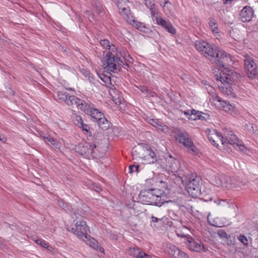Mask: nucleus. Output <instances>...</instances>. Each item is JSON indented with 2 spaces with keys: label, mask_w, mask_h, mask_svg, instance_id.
Returning <instances> with one entry per match:
<instances>
[{
  "label": "nucleus",
  "mask_w": 258,
  "mask_h": 258,
  "mask_svg": "<svg viewBox=\"0 0 258 258\" xmlns=\"http://www.w3.org/2000/svg\"><path fill=\"white\" fill-rule=\"evenodd\" d=\"M195 46L202 55L211 61L214 59L215 49L212 44L203 40H198L195 42Z\"/></svg>",
  "instance_id": "8"
},
{
  "label": "nucleus",
  "mask_w": 258,
  "mask_h": 258,
  "mask_svg": "<svg viewBox=\"0 0 258 258\" xmlns=\"http://www.w3.org/2000/svg\"><path fill=\"white\" fill-rule=\"evenodd\" d=\"M68 68H69V67H68L67 66H64V68L65 69H68Z\"/></svg>",
  "instance_id": "63"
},
{
  "label": "nucleus",
  "mask_w": 258,
  "mask_h": 258,
  "mask_svg": "<svg viewBox=\"0 0 258 258\" xmlns=\"http://www.w3.org/2000/svg\"><path fill=\"white\" fill-rule=\"evenodd\" d=\"M71 231L79 238L82 239L90 232V229L86 222L83 220L77 221L75 227H72Z\"/></svg>",
  "instance_id": "12"
},
{
  "label": "nucleus",
  "mask_w": 258,
  "mask_h": 258,
  "mask_svg": "<svg viewBox=\"0 0 258 258\" xmlns=\"http://www.w3.org/2000/svg\"><path fill=\"white\" fill-rule=\"evenodd\" d=\"M79 127L82 129V130L86 132L87 134H88L90 136H91L92 133L90 130L89 126L84 123L83 121L81 122V124L78 126Z\"/></svg>",
  "instance_id": "38"
},
{
  "label": "nucleus",
  "mask_w": 258,
  "mask_h": 258,
  "mask_svg": "<svg viewBox=\"0 0 258 258\" xmlns=\"http://www.w3.org/2000/svg\"><path fill=\"white\" fill-rule=\"evenodd\" d=\"M215 104L225 112L233 115H236L237 111L234 104H230L229 102L222 99L220 97L215 95L213 98Z\"/></svg>",
  "instance_id": "11"
},
{
  "label": "nucleus",
  "mask_w": 258,
  "mask_h": 258,
  "mask_svg": "<svg viewBox=\"0 0 258 258\" xmlns=\"http://www.w3.org/2000/svg\"><path fill=\"white\" fill-rule=\"evenodd\" d=\"M224 136L227 142L233 145L235 148L244 147L243 142L238 139L237 136L229 130H226L224 133Z\"/></svg>",
  "instance_id": "15"
},
{
  "label": "nucleus",
  "mask_w": 258,
  "mask_h": 258,
  "mask_svg": "<svg viewBox=\"0 0 258 258\" xmlns=\"http://www.w3.org/2000/svg\"><path fill=\"white\" fill-rule=\"evenodd\" d=\"M190 110L184 111H183V113H184V115H186V116L188 118V116H190Z\"/></svg>",
  "instance_id": "55"
},
{
  "label": "nucleus",
  "mask_w": 258,
  "mask_h": 258,
  "mask_svg": "<svg viewBox=\"0 0 258 258\" xmlns=\"http://www.w3.org/2000/svg\"><path fill=\"white\" fill-rule=\"evenodd\" d=\"M99 78L104 82L106 85L111 84V78L110 76H107L104 74L98 75Z\"/></svg>",
  "instance_id": "37"
},
{
  "label": "nucleus",
  "mask_w": 258,
  "mask_h": 258,
  "mask_svg": "<svg viewBox=\"0 0 258 258\" xmlns=\"http://www.w3.org/2000/svg\"><path fill=\"white\" fill-rule=\"evenodd\" d=\"M229 182H230V183H232L231 184V188L235 187L238 186L239 185H240V181L238 180V179L236 177H230Z\"/></svg>",
  "instance_id": "40"
},
{
  "label": "nucleus",
  "mask_w": 258,
  "mask_h": 258,
  "mask_svg": "<svg viewBox=\"0 0 258 258\" xmlns=\"http://www.w3.org/2000/svg\"><path fill=\"white\" fill-rule=\"evenodd\" d=\"M128 254L136 258H152V256L137 246L130 247L127 249Z\"/></svg>",
  "instance_id": "21"
},
{
  "label": "nucleus",
  "mask_w": 258,
  "mask_h": 258,
  "mask_svg": "<svg viewBox=\"0 0 258 258\" xmlns=\"http://www.w3.org/2000/svg\"><path fill=\"white\" fill-rule=\"evenodd\" d=\"M115 3L121 15L125 16L128 11V9L124 7L125 4L127 3V0H115Z\"/></svg>",
  "instance_id": "28"
},
{
  "label": "nucleus",
  "mask_w": 258,
  "mask_h": 258,
  "mask_svg": "<svg viewBox=\"0 0 258 258\" xmlns=\"http://www.w3.org/2000/svg\"><path fill=\"white\" fill-rule=\"evenodd\" d=\"M161 5L163 6V9L167 14L170 13V8L172 7V4L168 0H160Z\"/></svg>",
  "instance_id": "34"
},
{
  "label": "nucleus",
  "mask_w": 258,
  "mask_h": 258,
  "mask_svg": "<svg viewBox=\"0 0 258 258\" xmlns=\"http://www.w3.org/2000/svg\"><path fill=\"white\" fill-rule=\"evenodd\" d=\"M253 16V11L248 6L244 7L240 13V19L243 22L250 21Z\"/></svg>",
  "instance_id": "23"
},
{
  "label": "nucleus",
  "mask_w": 258,
  "mask_h": 258,
  "mask_svg": "<svg viewBox=\"0 0 258 258\" xmlns=\"http://www.w3.org/2000/svg\"><path fill=\"white\" fill-rule=\"evenodd\" d=\"M88 115H90L94 121L97 122L99 126L102 130H106L109 128L110 123L105 118L104 114L98 109L92 107Z\"/></svg>",
  "instance_id": "9"
},
{
  "label": "nucleus",
  "mask_w": 258,
  "mask_h": 258,
  "mask_svg": "<svg viewBox=\"0 0 258 258\" xmlns=\"http://www.w3.org/2000/svg\"><path fill=\"white\" fill-rule=\"evenodd\" d=\"M79 71L80 73L88 80L89 82L91 83H94L95 79L94 77L91 75L90 73L88 70L82 68H80Z\"/></svg>",
  "instance_id": "32"
},
{
  "label": "nucleus",
  "mask_w": 258,
  "mask_h": 258,
  "mask_svg": "<svg viewBox=\"0 0 258 258\" xmlns=\"http://www.w3.org/2000/svg\"><path fill=\"white\" fill-rule=\"evenodd\" d=\"M156 23L171 34L176 33V30L173 26L171 22L168 20H165L162 17H156Z\"/></svg>",
  "instance_id": "20"
},
{
  "label": "nucleus",
  "mask_w": 258,
  "mask_h": 258,
  "mask_svg": "<svg viewBox=\"0 0 258 258\" xmlns=\"http://www.w3.org/2000/svg\"><path fill=\"white\" fill-rule=\"evenodd\" d=\"M148 8L150 11L151 14L153 19L156 20V17H159L158 16V13H159L158 10L155 8V6H152L151 7H149Z\"/></svg>",
  "instance_id": "39"
},
{
  "label": "nucleus",
  "mask_w": 258,
  "mask_h": 258,
  "mask_svg": "<svg viewBox=\"0 0 258 258\" xmlns=\"http://www.w3.org/2000/svg\"><path fill=\"white\" fill-rule=\"evenodd\" d=\"M75 96L69 95L65 91H61L57 92L55 97L56 100L59 102H64L69 106H73Z\"/></svg>",
  "instance_id": "18"
},
{
  "label": "nucleus",
  "mask_w": 258,
  "mask_h": 258,
  "mask_svg": "<svg viewBox=\"0 0 258 258\" xmlns=\"http://www.w3.org/2000/svg\"><path fill=\"white\" fill-rule=\"evenodd\" d=\"M217 141H216L215 140L214 141H213V142H212V143L213 144V145L215 146H218V144L217 143Z\"/></svg>",
  "instance_id": "58"
},
{
  "label": "nucleus",
  "mask_w": 258,
  "mask_h": 258,
  "mask_svg": "<svg viewBox=\"0 0 258 258\" xmlns=\"http://www.w3.org/2000/svg\"><path fill=\"white\" fill-rule=\"evenodd\" d=\"M58 204L59 206L62 209H64L66 211L69 210V208H68V205L66 203H65L63 200H60L58 201Z\"/></svg>",
  "instance_id": "44"
},
{
  "label": "nucleus",
  "mask_w": 258,
  "mask_h": 258,
  "mask_svg": "<svg viewBox=\"0 0 258 258\" xmlns=\"http://www.w3.org/2000/svg\"><path fill=\"white\" fill-rule=\"evenodd\" d=\"M245 129L247 130L248 134H252L254 133V128L253 125L251 123H246L245 125Z\"/></svg>",
  "instance_id": "42"
},
{
  "label": "nucleus",
  "mask_w": 258,
  "mask_h": 258,
  "mask_svg": "<svg viewBox=\"0 0 258 258\" xmlns=\"http://www.w3.org/2000/svg\"><path fill=\"white\" fill-rule=\"evenodd\" d=\"M175 139L177 142L182 144L189 153L192 154H198V149L186 132L178 131L175 134Z\"/></svg>",
  "instance_id": "6"
},
{
  "label": "nucleus",
  "mask_w": 258,
  "mask_h": 258,
  "mask_svg": "<svg viewBox=\"0 0 258 258\" xmlns=\"http://www.w3.org/2000/svg\"><path fill=\"white\" fill-rule=\"evenodd\" d=\"M208 138L211 143L213 142V141L215 140V139H214V138L211 135L209 136Z\"/></svg>",
  "instance_id": "59"
},
{
  "label": "nucleus",
  "mask_w": 258,
  "mask_h": 258,
  "mask_svg": "<svg viewBox=\"0 0 258 258\" xmlns=\"http://www.w3.org/2000/svg\"><path fill=\"white\" fill-rule=\"evenodd\" d=\"M230 177L224 174H220L216 176L213 182L215 185L218 187L230 188L231 184L230 183Z\"/></svg>",
  "instance_id": "16"
},
{
  "label": "nucleus",
  "mask_w": 258,
  "mask_h": 258,
  "mask_svg": "<svg viewBox=\"0 0 258 258\" xmlns=\"http://www.w3.org/2000/svg\"><path fill=\"white\" fill-rule=\"evenodd\" d=\"M86 13L88 14V15L90 14V12L89 11H86Z\"/></svg>",
  "instance_id": "64"
},
{
  "label": "nucleus",
  "mask_w": 258,
  "mask_h": 258,
  "mask_svg": "<svg viewBox=\"0 0 258 258\" xmlns=\"http://www.w3.org/2000/svg\"><path fill=\"white\" fill-rule=\"evenodd\" d=\"M100 45L104 48L107 49L108 50L106 52H114L116 48L114 45H110L109 41L107 39L101 40L100 42Z\"/></svg>",
  "instance_id": "30"
},
{
  "label": "nucleus",
  "mask_w": 258,
  "mask_h": 258,
  "mask_svg": "<svg viewBox=\"0 0 258 258\" xmlns=\"http://www.w3.org/2000/svg\"><path fill=\"white\" fill-rule=\"evenodd\" d=\"M215 53L214 59H212L211 61L215 63L219 67L227 70L229 66L233 64V61L231 55L226 53L224 50L219 48H215Z\"/></svg>",
  "instance_id": "4"
},
{
  "label": "nucleus",
  "mask_w": 258,
  "mask_h": 258,
  "mask_svg": "<svg viewBox=\"0 0 258 258\" xmlns=\"http://www.w3.org/2000/svg\"><path fill=\"white\" fill-rule=\"evenodd\" d=\"M210 214H209L208 215L207 217V220L208 222L209 223L210 225L211 226H214V227H221L223 226V224L222 223H220L219 221V218H216L215 219H213L212 218H210Z\"/></svg>",
  "instance_id": "33"
},
{
  "label": "nucleus",
  "mask_w": 258,
  "mask_h": 258,
  "mask_svg": "<svg viewBox=\"0 0 258 258\" xmlns=\"http://www.w3.org/2000/svg\"><path fill=\"white\" fill-rule=\"evenodd\" d=\"M35 241L37 244H39L41 245L42 247L46 248L49 251H51V250L52 249V248L51 246L48 245V244L43 239L38 238L36 239Z\"/></svg>",
  "instance_id": "36"
},
{
  "label": "nucleus",
  "mask_w": 258,
  "mask_h": 258,
  "mask_svg": "<svg viewBox=\"0 0 258 258\" xmlns=\"http://www.w3.org/2000/svg\"><path fill=\"white\" fill-rule=\"evenodd\" d=\"M133 154L138 155L139 157L143 158L147 164L154 163L156 161V156L148 145H140L133 149Z\"/></svg>",
  "instance_id": "5"
},
{
  "label": "nucleus",
  "mask_w": 258,
  "mask_h": 258,
  "mask_svg": "<svg viewBox=\"0 0 258 258\" xmlns=\"http://www.w3.org/2000/svg\"><path fill=\"white\" fill-rule=\"evenodd\" d=\"M125 19H126V21L128 23L135 27L136 29H138L140 31H142L144 33H147L150 31V29L147 28L144 23L136 21L133 18H131L127 14L123 16Z\"/></svg>",
  "instance_id": "19"
},
{
  "label": "nucleus",
  "mask_w": 258,
  "mask_h": 258,
  "mask_svg": "<svg viewBox=\"0 0 258 258\" xmlns=\"http://www.w3.org/2000/svg\"><path fill=\"white\" fill-rule=\"evenodd\" d=\"M255 248L258 249V238L255 239L254 241Z\"/></svg>",
  "instance_id": "56"
},
{
  "label": "nucleus",
  "mask_w": 258,
  "mask_h": 258,
  "mask_svg": "<svg viewBox=\"0 0 258 258\" xmlns=\"http://www.w3.org/2000/svg\"><path fill=\"white\" fill-rule=\"evenodd\" d=\"M190 116L188 119L191 120H196L197 119L206 120L209 118V116L202 112L197 111L195 109H191Z\"/></svg>",
  "instance_id": "25"
},
{
  "label": "nucleus",
  "mask_w": 258,
  "mask_h": 258,
  "mask_svg": "<svg viewBox=\"0 0 258 258\" xmlns=\"http://www.w3.org/2000/svg\"><path fill=\"white\" fill-rule=\"evenodd\" d=\"M167 248L169 254L174 258H189L187 253L174 244L167 243Z\"/></svg>",
  "instance_id": "14"
},
{
  "label": "nucleus",
  "mask_w": 258,
  "mask_h": 258,
  "mask_svg": "<svg viewBox=\"0 0 258 258\" xmlns=\"http://www.w3.org/2000/svg\"><path fill=\"white\" fill-rule=\"evenodd\" d=\"M113 100L116 104L119 105L121 104V101H122V97H118L117 99H114V97H113Z\"/></svg>",
  "instance_id": "50"
},
{
  "label": "nucleus",
  "mask_w": 258,
  "mask_h": 258,
  "mask_svg": "<svg viewBox=\"0 0 258 258\" xmlns=\"http://www.w3.org/2000/svg\"><path fill=\"white\" fill-rule=\"evenodd\" d=\"M157 184H161V185H166V183H165L164 182H157Z\"/></svg>",
  "instance_id": "61"
},
{
  "label": "nucleus",
  "mask_w": 258,
  "mask_h": 258,
  "mask_svg": "<svg viewBox=\"0 0 258 258\" xmlns=\"http://www.w3.org/2000/svg\"><path fill=\"white\" fill-rule=\"evenodd\" d=\"M139 89L143 93H145L146 94H149V92L152 93V91L149 90L145 86H140L139 87Z\"/></svg>",
  "instance_id": "46"
},
{
  "label": "nucleus",
  "mask_w": 258,
  "mask_h": 258,
  "mask_svg": "<svg viewBox=\"0 0 258 258\" xmlns=\"http://www.w3.org/2000/svg\"><path fill=\"white\" fill-rule=\"evenodd\" d=\"M217 205L226 206L229 205V203L226 200H221L217 202Z\"/></svg>",
  "instance_id": "49"
},
{
  "label": "nucleus",
  "mask_w": 258,
  "mask_h": 258,
  "mask_svg": "<svg viewBox=\"0 0 258 258\" xmlns=\"http://www.w3.org/2000/svg\"><path fill=\"white\" fill-rule=\"evenodd\" d=\"M75 150L78 154L81 155H84L87 157L90 156L97 157L100 156L97 154L98 150L96 145L95 144L89 142L80 143L75 147Z\"/></svg>",
  "instance_id": "7"
},
{
  "label": "nucleus",
  "mask_w": 258,
  "mask_h": 258,
  "mask_svg": "<svg viewBox=\"0 0 258 258\" xmlns=\"http://www.w3.org/2000/svg\"><path fill=\"white\" fill-rule=\"evenodd\" d=\"M208 25L213 34H218L220 31L218 27L217 21L214 18H209Z\"/></svg>",
  "instance_id": "27"
},
{
  "label": "nucleus",
  "mask_w": 258,
  "mask_h": 258,
  "mask_svg": "<svg viewBox=\"0 0 258 258\" xmlns=\"http://www.w3.org/2000/svg\"><path fill=\"white\" fill-rule=\"evenodd\" d=\"M182 182L184 184L186 190L192 197L197 198L200 195V177L194 175H189L186 170V173L180 172L178 174Z\"/></svg>",
  "instance_id": "1"
},
{
  "label": "nucleus",
  "mask_w": 258,
  "mask_h": 258,
  "mask_svg": "<svg viewBox=\"0 0 258 258\" xmlns=\"http://www.w3.org/2000/svg\"><path fill=\"white\" fill-rule=\"evenodd\" d=\"M240 74L235 71L229 70H224V71L220 73V76H216V80L219 81H225L233 84L235 81H239L241 78Z\"/></svg>",
  "instance_id": "10"
},
{
  "label": "nucleus",
  "mask_w": 258,
  "mask_h": 258,
  "mask_svg": "<svg viewBox=\"0 0 258 258\" xmlns=\"http://www.w3.org/2000/svg\"><path fill=\"white\" fill-rule=\"evenodd\" d=\"M220 82L221 83L218 86L220 91L225 95L234 96L233 89L231 87L232 84L223 81Z\"/></svg>",
  "instance_id": "24"
},
{
  "label": "nucleus",
  "mask_w": 258,
  "mask_h": 258,
  "mask_svg": "<svg viewBox=\"0 0 258 258\" xmlns=\"http://www.w3.org/2000/svg\"><path fill=\"white\" fill-rule=\"evenodd\" d=\"M44 138L45 142L51 145L53 148L59 149L60 148L59 143L52 138L48 136L47 137H44Z\"/></svg>",
  "instance_id": "31"
},
{
  "label": "nucleus",
  "mask_w": 258,
  "mask_h": 258,
  "mask_svg": "<svg viewBox=\"0 0 258 258\" xmlns=\"http://www.w3.org/2000/svg\"><path fill=\"white\" fill-rule=\"evenodd\" d=\"M162 192L158 189L150 188L142 190L139 195V199L144 204L154 205L160 207L165 203Z\"/></svg>",
  "instance_id": "2"
},
{
  "label": "nucleus",
  "mask_w": 258,
  "mask_h": 258,
  "mask_svg": "<svg viewBox=\"0 0 258 258\" xmlns=\"http://www.w3.org/2000/svg\"><path fill=\"white\" fill-rule=\"evenodd\" d=\"M166 168L168 171L172 172L175 175L178 177V174L182 172V173H186L183 169H180V162L176 159L172 158L170 156L166 159Z\"/></svg>",
  "instance_id": "13"
},
{
  "label": "nucleus",
  "mask_w": 258,
  "mask_h": 258,
  "mask_svg": "<svg viewBox=\"0 0 258 258\" xmlns=\"http://www.w3.org/2000/svg\"><path fill=\"white\" fill-rule=\"evenodd\" d=\"M75 105L78 109L83 111L87 114H88L91 109L92 108L90 105L85 101L81 100L76 96L73 103V105Z\"/></svg>",
  "instance_id": "22"
},
{
  "label": "nucleus",
  "mask_w": 258,
  "mask_h": 258,
  "mask_svg": "<svg viewBox=\"0 0 258 258\" xmlns=\"http://www.w3.org/2000/svg\"><path fill=\"white\" fill-rule=\"evenodd\" d=\"M104 70L109 73H118L122 67V61L112 52H106L102 58Z\"/></svg>",
  "instance_id": "3"
},
{
  "label": "nucleus",
  "mask_w": 258,
  "mask_h": 258,
  "mask_svg": "<svg viewBox=\"0 0 258 258\" xmlns=\"http://www.w3.org/2000/svg\"><path fill=\"white\" fill-rule=\"evenodd\" d=\"M149 123L154 127L164 132H167L168 129V126L158 119H151L149 120Z\"/></svg>",
  "instance_id": "26"
},
{
  "label": "nucleus",
  "mask_w": 258,
  "mask_h": 258,
  "mask_svg": "<svg viewBox=\"0 0 258 258\" xmlns=\"http://www.w3.org/2000/svg\"><path fill=\"white\" fill-rule=\"evenodd\" d=\"M7 141V139L6 137H5L3 135L0 134V141L2 143H6Z\"/></svg>",
  "instance_id": "52"
},
{
  "label": "nucleus",
  "mask_w": 258,
  "mask_h": 258,
  "mask_svg": "<svg viewBox=\"0 0 258 258\" xmlns=\"http://www.w3.org/2000/svg\"><path fill=\"white\" fill-rule=\"evenodd\" d=\"M145 4L147 8L155 6L154 0H144Z\"/></svg>",
  "instance_id": "47"
},
{
  "label": "nucleus",
  "mask_w": 258,
  "mask_h": 258,
  "mask_svg": "<svg viewBox=\"0 0 258 258\" xmlns=\"http://www.w3.org/2000/svg\"><path fill=\"white\" fill-rule=\"evenodd\" d=\"M218 234L221 238H227V234L223 230H219L218 231Z\"/></svg>",
  "instance_id": "48"
},
{
  "label": "nucleus",
  "mask_w": 258,
  "mask_h": 258,
  "mask_svg": "<svg viewBox=\"0 0 258 258\" xmlns=\"http://www.w3.org/2000/svg\"><path fill=\"white\" fill-rule=\"evenodd\" d=\"M151 224L152 223H157L158 221V218H157V217H154V216H152L151 217Z\"/></svg>",
  "instance_id": "54"
},
{
  "label": "nucleus",
  "mask_w": 258,
  "mask_h": 258,
  "mask_svg": "<svg viewBox=\"0 0 258 258\" xmlns=\"http://www.w3.org/2000/svg\"><path fill=\"white\" fill-rule=\"evenodd\" d=\"M232 0H223V2L225 4H228L231 3Z\"/></svg>",
  "instance_id": "57"
},
{
  "label": "nucleus",
  "mask_w": 258,
  "mask_h": 258,
  "mask_svg": "<svg viewBox=\"0 0 258 258\" xmlns=\"http://www.w3.org/2000/svg\"><path fill=\"white\" fill-rule=\"evenodd\" d=\"M215 136L220 140L221 141L222 144H224L226 143V141H224V138L223 136L222 135V134L218 132L217 131H215Z\"/></svg>",
  "instance_id": "45"
},
{
  "label": "nucleus",
  "mask_w": 258,
  "mask_h": 258,
  "mask_svg": "<svg viewBox=\"0 0 258 258\" xmlns=\"http://www.w3.org/2000/svg\"><path fill=\"white\" fill-rule=\"evenodd\" d=\"M3 243L0 241V248H3Z\"/></svg>",
  "instance_id": "62"
},
{
  "label": "nucleus",
  "mask_w": 258,
  "mask_h": 258,
  "mask_svg": "<svg viewBox=\"0 0 258 258\" xmlns=\"http://www.w3.org/2000/svg\"><path fill=\"white\" fill-rule=\"evenodd\" d=\"M187 241L188 246L190 250L198 252L206 251L205 247L200 240L190 237L188 238Z\"/></svg>",
  "instance_id": "17"
},
{
  "label": "nucleus",
  "mask_w": 258,
  "mask_h": 258,
  "mask_svg": "<svg viewBox=\"0 0 258 258\" xmlns=\"http://www.w3.org/2000/svg\"><path fill=\"white\" fill-rule=\"evenodd\" d=\"M155 94H156L155 93L152 92V93L149 92V94H147V95H148L151 96H154V95H155Z\"/></svg>",
  "instance_id": "60"
},
{
  "label": "nucleus",
  "mask_w": 258,
  "mask_h": 258,
  "mask_svg": "<svg viewBox=\"0 0 258 258\" xmlns=\"http://www.w3.org/2000/svg\"><path fill=\"white\" fill-rule=\"evenodd\" d=\"M237 238L244 245L247 246L248 245V240L245 235L240 234Z\"/></svg>",
  "instance_id": "41"
},
{
  "label": "nucleus",
  "mask_w": 258,
  "mask_h": 258,
  "mask_svg": "<svg viewBox=\"0 0 258 258\" xmlns=\"http://www.w3.org/2000/svg\"><path fill=\"white\" fill-rule=\"evenodd\" d=\"M93 188L94 190H95L96 191H97V192H99L101 190V186L96 184L93 185Z\"/></svg>",
  "instance_id": "51"
},
{
  "label": "nucleus",
  "mask_w": 258,
  "mask_h": 258,
  "mask_svg": "<svg viewBox=\"0 0 258 258\" xmlns=\"http://www.w3.org/2000/svg\"><path fill=\"white\" fill-rule=\"evenodd\" d=\"M71 118L74 124L78 126L80 125L83 121L81 117L74 112L71 115Z\"/></svg>",
  "instance_id": "35"
},
{
  "label": "nucleus",
  "mask_w": 258,
  "mask_h": 258,
  "mask_svg": "<svg viewBox=\"0 0 258 258\" xmlns=\"http://www.w3.org/2000/svg\"><path fill=\"white\" fill-rule=\"evenodd\" d=\"M95 249L102 253H104V251L103 248L100 246H99L98 244L97 245V247H96Z\"/></svg>",
  "instance_id": "53"
},
{
  "label": "nucleus",
  "mask_w": 258,
  "mask_h": 258,
  "mask_svg": "<svg viewBox=\"0 0 258 258\" xmlns=\"http://www.w3.org/2000/svg\"><path fill=\"white\" fill-rule=\"evenodd\" d=\"M139 165H132L129 166V172L131 173H132L133 172H137L138 173L139 172Z\"/></svg>",
  "instance_id": "43"
},
{
  "label": "nucleus",
  "mask_w": 258,
  "mask_h": 258,
  "mask_svg": "<svg viewBox=\"0 0 258 258\" xmlns=\"http://www.w3.org/2000/svg\"><path fill=\"white\" fill-rule=\"evenodd\" d=\"M82 239L87 244L95 249L97 247L98 242L93 238L91 237L88 234L82 238Z\"/></svg>",
  "instance_id": "29"
}]
</instances>
